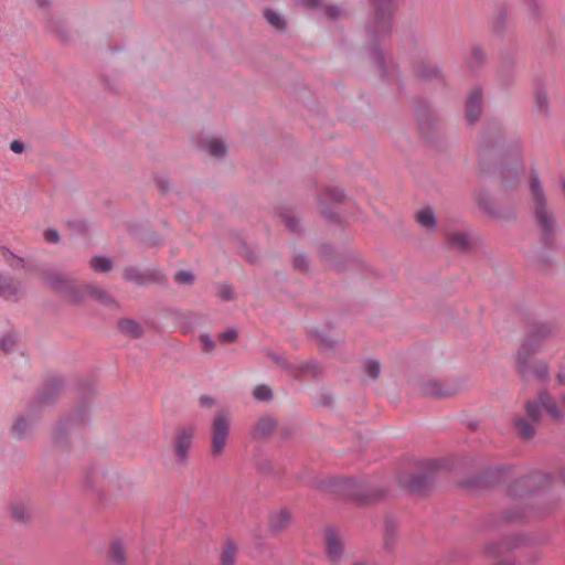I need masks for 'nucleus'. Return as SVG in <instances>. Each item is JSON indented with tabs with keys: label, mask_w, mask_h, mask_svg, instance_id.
<instances>
[{
	"label": "nucleus",
	"mask_w": 565,
	"mask_h": 565,
	"mask_svg": "<svg viewBox=\"0 0 565 565\" xmlns=\"http://www.w3.org/2000/svg\"><path fill=\"white\" fill-rule=\"evenodd\" d=\"M511 519H518V518H521V515H514V516H510Z\"/></svg>",
	"instance_id": "47"
},
{
	"label": "nucleus",
	"mask_w": 565,
	"mask_h": 565,
	"mask_svg": "<svg viewBox=\"0 0 565 565\" xmlns=\"http://www.w3.org/2000/svg\"><path fill=\"white\" fill-rule=\"evenodd\" d=\"M472 54L476 60H481L483 57V51L481 49H475Z\"/></svg>",
	"instance_id": "42"
},
{
	"label": "nucleus",
	"mask_w": 565,
	"mask_h": 565,
	"mask_svg": "<svg viewBox=\"0 0 565 565\" xmlns=\"http://www.w3.org/2000/svg\"><path fill=\"white\" fill-rule=\"evenodd\" d=\"M482 92L473 88L466 103V116L470 122H475L481 114Z\"/></svg>",
	"instance_id": "9"
},
{
	"label": "nucleus",
	"mask_w": 565,
	"mask_h": 565,
	"mask_svg": "<svg viewBox=\"0 0 565 565\" xmlns=\"http://www.w3.org/2000/svg\"><path fill=\"white\" fill-rule=\"evenodd\" d=\"M281 220L290 231H297L298 222L290 213L281 214Z\"/></svg>",
	"instance_id": "30"
},
{
	"label": "nucleus",
	"mask_w": 565,
	"mask_h": 565,
	"mask_svg": "<svg viewBox=\"0 0 565 565\" xmlns=\"http://www.w3.org/2000/svg\"><path fill=\"white\" fill-rule=\"evenodd\" d=\"M338 491L342 495L356 498L361 501H365L366 498L363 495L361 489L362 486L352 479L341 480L337 483Z\"/></svg>",
	"instance_id": "12"
},
{
	"label": "nucleus",
	"mask_w": 565,
	"mask_h": 565,
	"mask_svg": "<svg viewBox=\"0 0 565 565\" xmlns=\"http://www.w3.org/2000/svg\"><path fill=\"white\" fill-rule=\"evenodd\" d=\"M290 522V514L287 510H279L270 515L269 525L275 532L282 531Z\"/></svg>",
	"instance_id": "18"
},
{
	"label": "nucleus",
	"mask_w": 565,
	"mask_h": 565,
	"mask_svg": "<svg viewBox=\"0 0 565 565\" xmlns=\"http://www.w3.org/2000/svg\"><path fill=\"white\" fill-rule=\"evenodd\" d=\"M344 194L339 189H326L322 194V199L319 202L321 213L328 217H332L333 213L327 209L326 203H341L344 200Z\"/></svg>",
	"instance_id": "11"
},
{
	"label": "nucleus",
	"mask_w": 565,
	"mask_h": 565,
	"mask_svg": "<svg viewBox=\"0 0 565 565\" xmlns=\"http://www.w3.org/2000/svg\"><path fill=\"white\" fill-rule=\"evenodd\" d=\"M236 554V546L232 542L226 543L221 554V565H234Z\"/></svg>",
	"instance_id": "22"
},
{
	"label": "nucleus",
	"mask_w": 565,
	"mask_h": 565,
	"mask_svg": "<svg viewBox=\"0 0 565 565\" xmlns=\"http://www.w3.org/2000/svg\"><path fill=\"white\" fill-rule=\"evenodd\" d=\"M224 299H231V295H230V291H226L223 296Z\"/></svg>",
	"instance_id": "45"
},
{
	"label": "nucleus",
	"mask_w": 565,
	"mask_h": 565,
	"mask_svg": "<svg viewBox=\"0 0 565 565\" xmlns=\"http://www.w3.org/2000/svg\"><path fill=\"white\" fill-rule=\"evenodd\" d=\"M20 291L19 281L12 278H3L0 280V297L7 300H15L19 298Z\"/></svg>",
	"instance_id": "13"
},
{
	"label": "nucleus",
	"mask_w": 565,
	"mask_h": 565,
	"mask_svg": "<svg viewBox=\"0 0 565 565\" xmlns=\"http://www.w3.org/2000/svg\"><path fill=\"white\" fill-rule=\"evenodd\" d=\"M44 279L49 287L73 302L81 301L86 295L100 300L107 298L103 290L90 286H78L72 279L56 273L47 274Z\"/></svg>",
	"instance_id": "2"
},
{
	"label": "nucleus",
	"mask_w": 565,
	"mask_h": 565,
	"mask_svg": "<svg viewBox=\"0 0 565 565\" xmlns=\"http://www.w3.org/2000/svg\"><path fill=\"white\" fill-rule=\"evenodd\" d=\"M275 428L276 422L271 417L265 416L259 418V420L256 423L253 435L255 438H266L273 434Z\"/></svg>",
	"instance_id": "15"
},
{
	"label": "nucleus",
	"mask_w": 565,
	"mask_h": 565,
	"mask_svg": "<svg viewBox=\"0 0 565 565\" xmlns=\"http://www.w3.org/2000/svg\"><path fill=\"white\" fill-rule=\"evenodd\" d=\"M324 11H326L327 15L330 18H337L340 14V10L337 7H332V6L326 7Z\"/></svg>",
	"instance_id": "38"
},
{
	"label": "nucleus",
	"mask_w": 565,
	"mask_h": 565,
	"mask_svg": "<svg viewBox=\"0 0 565 565\" xmlns=\"http://www.w3.org/2000/svg\"><path fill=\"white\" fill-rule=\"evenodd\" d=\"M302 3L308 6V7L316 8V7L320 6L321 0H303Z\"/></svg>",
	"instance_id": "41"
},
{
	"label": "nucleus",
	"mask_w": 565,
	"mask_h": 565,
	"mask_svg": "<svg viewBox=\"0 0 565 565\" xmlns=\"http://www.w3.org/2000/svg\"><path fill=\"white\" fill-rule=\"evenodd\" d=\"M201 147L212 157L222 158L226 153L225 143L215 137H207L202 140Z\"/></svg>",
	"instance_id": "14"
},
{
	"label": "nucleus",
	"mask_w": 565,
	"mask_h": 565,
	"mask_svg": "<svg viewBox=\"0 0 565 565\" xmlns=\"http://www.w3.org/2000/svg\"><path fill=\"white\" fill-rule=\"evenodd\" d=\"M200 404L204 407H211L214 404V401L210 396H201Z\"/></svg>",
	"instance_id": "40"
},
{
	"label": "nucleus",
	"mask_w": 565,
	"mask_h": 565,
	"mask_svg": "<svg viewBox=\"0 0 565 565\" xmlns=\"http://www.w3.org/2000/svg\"><path fill=\"white\" fill-rule=\"evenodd\" d=\"M174 280L180 285H190L194 281V276L191 271L180 270L175 274Z\"/></svg>",
	"instance_id": "27"
},
{
	"label": "nucleus",
	"mask_w": 565,
	"mask_h": 565,
	"mask_svg": "<svg viewBox=\"0 0 565 565\" xmlns=\"http://www.w3.org/2000/svg\"><path fill=\"white\" fill-rule=\"evenodd\" d=\"M28 427H29L28 422H26L25 419L20 418V419H18V420L13 424V426H12V433H13V435H14V436H17L18 438H21V437L24 435V433L26 431Z\"/></svg>",
	"instance_id": "28"
},
{
	"label": "nucleus",
	"mask_w": 565,
	"mask_h": 565,
	"mask_svg": "<svg viewBox=\"0 0 565 565\" xmlns=\"http://www.w3.org/2000/svg\"><path fill=\"white\" fill-rule=\"evenodd\" d=\"M253 396L259 402L268 401L271 397V390L267 385H258L254 388Z\"/></svg>",
	"instance_id": "26"
},
{
	"label": "nucleus",
	"mask_w": 565,
	"mask_h": 565,
	"mask_svg": "<svg viewBox=\"0 0 565 565\" xmlns=\"http://www.w3.org/2000/svg\"><path fill=\"white\" fill-rule=\"evenodd\" d=\"M194 427L181 426L177 429L173 443L174 454L179 462H184L188 458L194 437Z\"/></svg>",
	"instance_id": "6"
},
{
	"label": "nucleus",
	"mask_w": 565,
	"mask_h": 565,
	"mask_svg": "<svg viewBox=\"0 0 565 565\" xmlns=\"http://www.w3.org/2000/svg\"><path fill=\"white\" fill-rule=\"evenodd\" d=\"M90 267L97 273H107L113 268L110 258L96 256L90 259Z\"/></svg>",
	"instance_id": "23"
},
{
	"label": "nucleus",
	"mask_w": 565,
	"mask_h": 565,
	"mask_svg": "<svg viewBox=\"0 0 565 565\" xmlns=\"http://www.w3.org/2000/svg\"><path fill=\"white\" fill-rule=\"evenodd\" d=\"M364 371L372 380H376L381 372V365L375 360H369L364 363Z\"/></svg>",
	"instance_id": "25"
},
{
	"label": "nucleus",
	"mask_w": 565,
	"mask_h": 565,
	"mask_svg": "<svg viewBox=\"0 0 565 565\" xmlns=\"http://www.w3.org/2000/svg\"><path fill=\"white\" fill-rule=\"evenodd\" d=\"M376 10V20L379 23L380 32L386 34L390 30V21L393 13L392 0H371Z\"/></svg>",
	"instance_id": "8"
},
{
	"label": "nucleus",
	"mask_w": 565,
	"mask_h": 565,
	"mask_svg": "<svg viewBox=\"0 0 565 565\" xmlns=\"http://www.w3.org/2000/svg\"><path fill=\"white\" fill-rule=\"evenodd\" d=\"M424 483H425V481L423 478H416L414 480H411L406 486L412 491H419L424 487Z\"/></svg>",
	"instance_id": "34"
},
{
	"label": "nucleus",
	"mask_w": 565,
	"mask_h": 565,
	"mask_svg": "<svg viewBox=\"0 0 565 565\" xmlns=\"http://www.w3.org/2000/svg\"><path fill=\"white\" fill-rule=\"evenodd\" d=\"M546 374H547V370H546V367H545V366H543V367L540 370L539 375H540V376H542V377H544Z\"/></svg>",
	"instance_id": "44"
},
{
	"label": "nucleus",
	"mask_w": 565,
	"mask_h": 565,
	"mask_svg": "<svg viewBox=\"0 0 565 565\" xmlns=\"http://www.w3.org/2000/svg\"><path fill=\"white\" fill-rule=\"evenodd\" d=\"M416 221L422 227L426 230H434L436 226V217L434 211L430 207H425L418 211L416 213Z\"/></svg>",
	"instance_id": "19"
},
{
	"label": "nucleus",
	"mask_w": 565,
	"mask_h": 565,
	"mask_svg": "<svg viewBox=\"0 0 565 565\" xmlns=\"http://www.w3.org/2000/svg\"><path fill=\"white\" fill-rule=\"evenodd\" d=\"M10 149L14 153H22L24 151V145L19 140H13L10 142Z\"/></svg>",
	"instance_id": "35"
},
{
	"label": "nucleus",
	"mask_w": 565,
	"mask_h": 565,
	"mask_svg": "<svg viewBox=\"0 0 565 565\" xmlns=\"http://www.w3.org/2000/svg\"><path fill=\"white\" fill-rule=\"evenodd\" d=\"M124 277L127 280L139 281V275L135 274L134 270L130 268L125 269Z\"/></svg>",
	"instance_id": "37"
},
{
	"label": "nucleus",
	"mask_w": 565,
	"mask_h": 565,
	"mask_svg": "<svg viewBox=\"0 0 565 565\" xmlns=\"http://www.w3.org/2000/svg\"><path fill=\"white\" fill-rule=\"evenodd\" d=\"M13 515L18 519V520H24L25 516H26V512L23 508H14L13 509Z\"/></svg>",
	"instance_id": "39"
},
{
	"label": "nucleus",
	"mask_w": 565,
	"mask_h": 565,
	"mask_svg": "<svg viewBox=\"0 0 565 565\" xmlns=\"http://www.w3.org/2000/svg\"><path fill=\"white\" fill-rule=\"evenodd\" d=\"M200 340L205 352H211L214 349V342L207 334H202Z\"/></svg>",
	"instance_id": "32"
},
{
	"label": "nucleus",
	"mask_w": 565,
	"mask_h": 565,
	"mask_svg": "<svg viewBox=\"0 0 565 565\" xmlns=\"http://www.w3.org/2000/svg\"><path fill=\"white\" fill-rule=\"evenodd\" d=\"M231 417L226 413H218L211 426V454L220 457L230 439Z\"/></svg>",
	"instance_id": "4"
},
{
	"label": "nucleus",
	"mask_w": 565,
	"mask_h": 565,
	"mask_svg": "<svg viewBox=\"0 0 565 565\" xmlns=\"http://www.w3.org/2000/svg\"><path fill=\"white\" fill-rule=\"evenodd\" d=\"M551 334V329L547 326L535 328L523 342L518 353V365L522 373L527 372V363L531 354L541 351Z\"/></svg>",
	"instance_id": "3"
},
{
	"label": "nucleus",
	"mask_w": 565,
	"mask_h": 565,
	"mask_svg": "<svg viewBox=\"0 0 565 565\" xmlns=\"http://www.w3.org/2000/svg\"><path fill=\"white\" fill-rule=\"evenodd\" d=\"M270 358L279 365L286 367L288 372L295 376L300 377L305 375L317 376L321 373V369L313 362H303L299 364L287 363L281 356L270 354Z\"/></svg>",
	"instance_id": "7"
},
{
	"label": "nucleus",
	"mask_w": 565,
	"mask_h": 565,
	"mask_svg": "<svg viewBox=\"0 0 565 565\" xmlns=\"http://www.w3.org/2000/svg\"><path fill=\"white\" fill-rule=\"evenodd\" d=\"M509 175H510V172H508V173L504 175V180H505V181H508Z\"/></svg>",
	"instance_id": "46"
},
{
	"label": "nucleus",
	"mask_w": 565,
	"mask_h": 565,
	"mask_svg": "<svg viewBox=\"0 0 565 565\" xmlns=\"http://www.w3.org/2000/svg\"><path fill=\"white\" fill-rule=\"evenodd\" d=\"M35 2L38 4V7H40V8H46L50 4L49 0H35Z\"/></svg>",
	"instance_id": "43"
},
{
	"label": "nucleus",
	"mask_w": 565,
	"mask_h": 565,
	"mask_svg": "<svg viewBox=\"0 0 565 565\" xmlns=\"http://www.w3.org/2000/svg\"><path fill=\"white\" fill-rule=\"evenodd\" d=\"M237 337H238L237 331L234 329H230V330H226L225 332H222L218 335V339H220V341H222L224 343H232V342L236 341Z\"/></svg>",
	"instance_id": "29"
},
{
	"label": "nucleus",
	"mask_w": 565,
	"mask_h": 565,
	"mask_svg": "<svg viewBox=\"0 0 565 565\" xmlns=\"http://www.w3.org/2000/svg\"><path fill=\"white\" fill-rule=\"evenodd\" d=\"M264 17L267 20V22L274 26L276 30H282L285 26L284 19L274 10L267 9L264 12Z\"/></svg>",
	"instance_id": "24"
},
{
	"label": "nucleus",
	"mask_w": 565,
	"mask_h": 565,
	"mask_svg": "<svg viewBox=\"0 0 565 565\" xmlns=\"http://www.w3.org/2000/svg\"><path fill=\"white\" fill-rule=\"evenodd\" d=\"M109 565H125L126 552L121 543L114 542L108 552Z\"/></svg>",
	"instance_id": "20"
},
{
	"label": "nucleus",
	"mask_w": 565,
	"mask_h": 565,
	"mask_svg": "<svg viewBox=\"0 0 565 565\" xmlns=\"http://www.w3.org/2000/svg\"><path fill=\"white\" fill-rule=\"evenodd\" d=\"M545 412L553 419L565 418V395L562 397L559 406L546 392H542L533 401L525 404V413L530 422L524 418H516L514 424L520 435L525 438H532L534 435V423H536L542 413Z\"/></svg>",
	"instance_id": "1"
},
{
	"label": "nucleus",
	"mask_w": 565,
	"mask_h": 565,
	"mask_svg": "<svg viewBox=\"0 0 565 565\" xmlns=\"http://www.w3.org/2000/svg\"><path fill=\"white\" fill-rule=\"evenodd\" d=\"M420 391L434 397H449L455 394V388L438 381H427L420 386Z\"/></svg>",
	"instance_id": "10"
},
{
	"label": "nucleus",
	"mask_w": 565,
	"mask_h": 565,
	"mask_svg": "<svg viewBox=\"0 0 565 565\" xmlns=\"http://www.w3.org/2000/svg\"><path fill=\"white\" fill-rule=\"evenodd\" d=\"M447 241L451 247L462 252L467 250L471 245L470 236L467 233L458 231L448 232Z\"/></svg>",
	"instance_id": "16"
},
{
	"label": "nucleus",
	"mask_w": 565,
	"mask_h": 565,
	"mask_svg": "<svg viewBox=\"0 0 565 565\" xmlns=\"http://www.w3.org/2000/svg\"><path fill=\"white\" fill-rule=\"evenodd\" d=\"M14 343H15V340L12 335H10V334L3 335L0 339V349H2L3 351H10L13 348Z\"/></svg>",
	"instance_id": "31"
},
{
	"label": "nucleus",
	"mask_w": 565,
	"mask_h": 565,
	"mask_svg": "<svg viewBox=\"0 0 565 565\" xmlns=\"http://www.w3.org/2000/svg\"><path fill=\"white\" fill-rule=\"evenodd\" d=\"M119 329L122 333L131 337V338H139L142 333V329L139 323H137L134 320H122L119 322Z\"/></svg>",
	"instance_id": "21"
},
{
	"label": "nucleus",
	"mask_w": 565,
	"mask_h": 565,
	"mask_svg": "<svg viewBox=\"0 0 565 565\" xmlns=\"http://www.w3.org/2000/svg\"><path fill=\"white\" fill-rule=\"evenodd\" d=\"M294 266L299 269H305L307 267V262L303 256H297L294 259Z\"/></svg>",
	"instance_id": "36"
},
{
	"label": "nucleus",
	"mask_w": 565,
	"mask_h": 565,
	"mask_svg": "<svg viewBox=\"0 0 565 565\" xmlns=\"http://www.w3.org/2000/svg\"><path fill=\"white\" fill-rule=\"evenodd\" d=\"M530 190L535 204L536 218L545 232L553 228V217L544 207V196L541 190L540 182L536 178L530 180Z\"/></svg>",
	"instance_id": "5"
},
{
	"label": "nucleus",
	"mask_w": 565,
	"mask_h": 565,
	"mask_svg": "<svg viewBox=\"0 0 565 565\" xmlns=\"http://www.w3.org/2000/svg\"><path fill=\"white\" fill-rule=\"evenodd\" d=\"M558 381H559V383H563L562 376H558Z\"/></svg>",
	"instance_id": "48"
},
{
	"label": "nucleus",
	"mask_w": 565,
	"mask_h": 565,
	"mask_svg": "<svg viewBox=\"0 0 565 565\" xmlns=\"http://www.w3.org/2000/svg\"><path fill=\"white\" fill-rule=\"evenodd\" d=\"M327 554L331 561H337L342 552L340 537L332 530L327 532Z\"/></svg>",
	"instance_id": "17"
},
{
	"label": "nucleus",
	"mask_w": 565,
	"mask_h": 565,
	"mask_svg": "<svg viewBox=\"0 0 565 565\" xmlns=\"http://www.w3.org/2000/svg\"><path fill=\"white\" fill-rule=\"evenodd\" d=\"M44 238L47 243H57L60 239V235L57 231L49 228L44 232Z\"/></svg>",
	"instance_id": "33"
}]
</instances>
